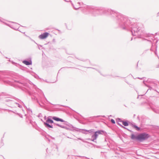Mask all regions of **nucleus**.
Returning <instances> with one entry per match:
<instances>
[{
    "label": "nucleus",
    "mask_w": 159,
    "mask_h": 159,
    "mask_svg": "<svg viewBox=\"0 0 159 159\" xmlns=\"http://www.w3.org/2000/svg\"><path fill=\"white\" fill-rule=\"evenodd\" d=\"M52 116H49L47 118V119L46 122H43V124L44 126L47 128H53V125H50L49 124H54L53 121L51 119Z\"/></svg>",
    "instance_id": "nucleus-4"
},
{
    "label": "nucleus",
    "mask_w": 159,
    "mask_h": 159,
    "mask_svg": "<svg viewBox=\"0 0 159 159\" xmlns=\"http://www.w3.org/2000/svg\"><path fill=\"white\" fill-rule=\"evenodd\" d=\"M131 125L134 128H135L136 130L139 131V130L140 129V128L139 127H138L137 125H134V123H132L131 124Z\"/></svg>",
    "instance_id": "nucleus-14"
},
{
    "label": "nucleus",
    "mask_w": 159,
    "mask_h": 159,
    "mask_svg": "<svg viewBox=\"0 0 159 159\" xmlns=\"http://www.w3.org/2000/svg\"><path fill=\"white\" fill-rule=\"evenodd\" d=\"M79 157H81L80 156H79Z\"/></svg>",
    "instance_id": "nucleus-50"
},
{
    "label": "nucleus",
    "mask_w": 159,
    "mask_h": 159,
    "mask_svg": "<svg viewBox=\"0 0 159 159\" xmlns=\"http://www.w3.org/2000/svg\"><path fill=\"white\" fill-rule=\"evenodd\" d=\"M38 48H39V49H40V48H39V47Z\"/></svg>",
    "instance_id": "nucleus-43"
},
{
    "label": "nucleus",
    "mask_w": 159,
    "mask_h": 159,
    "mask_svg": "<svg viewBox=\"0 0 159 159\" xmlns=\"http://www.w3.org/2000/svg\"><path fill=\"white\" fill-rule=\"evenodd\" d=\"M37 102L39 104V105L41 106V107H42V106L41 105V104H40V103H39V101H38V100H37Z\"/></svg>",
    "instance_id": "nucleus-25"
},
{
    "label": "nucleus",
    "mask_w": 159,
    "mask_h": 159,
    "mask_svg": "<svg viewBox=\"0 0 159 159\" xmlns=\"http://www.w3.org/2000/svg\"><path fill=\"white\" fill-rule=\"evenodd\" d=\"M46 116H45L44 117V119H46Z\"/></svg>",
    "instance_id": "nucleus-37"
},
{
    "label": "nucleus",
    "mask_w": 159,
    "mask_h": 159,
    "mask_svg": "<svg viewBox=\"0 0 159 159\" xmlns=\"http://www.w3.org/2000/svg\"><path fill=\"white\" fill-rule=\"evenodd\" d=\"M143 83H144V84H145L146 86H148V87H149V89H150V90H151V89H152V88L151 87H150V86H148L146 84H145V81H143Z\"/></svg>",
    "instance_id": "nucleus-22"
},
{
    "label": "nucleus",
    "mask_w": 159,
    "mask_h": 159,
    "mask_svg": "<svg viewBox=\"0 0 159 159\" xmlns=\"http://www.w3.org/2000/svg\"><path fill=\"white\" fill-rule=\"evenodd\" d=\"M11 28L15 29V30H16L17 29V28H16L15 27H14V26H9Z\"/></svg>",
    "instance_id": "nucleus-24"
},
{
    "label": "nucleus",
    "mask_w": 159,
    "mask_h": 159,
    "mask_svg": "<svg viewBox=\"0 0 159 159\" xmlns=\"http://www.w3.org/2000/svg\"><path fill=\"white\" fill-rule=\"evenodd\" d=\"M67 28L69 30H70L71 29V28L68 27L67 26H66Z\"/></svg>",
    "instance_id": "nucleus-28"
},
{
    "label": "nucleus",
    "mask_w": 159,
    "mask_h": 159,
    "mask_svg": "<svg viewBox=\"0 0 159 159\" xmlns=\"http://www.w3.org/2000/svg\"><path fill=\"white\" fill-rule=\"evenodd\" d=\"M23 63L27 65H30L32 64V61L31 60L29 61L25 60L23 61Z\"/></svg>",
    "instance_id": "nucleus-12"
},
{
    "label": "nucleus",
    "mask_w": 159,
    "mask_h": 159,
    "mask_svg": "<svg viewBox=\"0 0 159 159\" xmlns=\"http://www.w3.org/2000/svg\"><path fill=\"white\" fill-rule=\"evenodd\" d=\"M118 124L121 127L124 128L125 129H127L128 131H130V130L129 129H127L124 126H123L121 124H119V123H118Z\"/></svg>",
    "instance_id": "nucleus-17"
},
{
    "label": "nucleus",
    "mask_w": 159,
    "mask_h": 159,
    "mask_svg": "<svg viewBox=\"0 0 159 159\" xmlns=\"http://www.w3.org/2000/svg\"><path fill=\"white\" fill-rule=\"evenodd\" d=\"M12 23H15V24H16V25H17L18 26L19 25H18V24H16V23H14V22H12Z\"/></svg>",
    "instance_id": "nucleus-34"
},
{
    "label": "nucleus",
    "mask_w": 159,
    "mask_h": 159,
    "mask_svg": "<svg viewBox=\"0 0 159 159\" xmlns=\"http://www.w3.org/2000/svg\"><path fill=\"white\" fill-rule=\"evenodd\" d=\"M138 78L139 79H142V78Z\"/></svg>",
    "instance_id": "nucleus-41"
},
{
    "label": "nucleus",
    "mask_w": 159,
    "mask_h": 159,
    "mask_svg": "<svg viewBox=\"0 0 159 159\" xmlns=\"http://www.w3.org/2000/svg\"><path fill=\"white\" fill-rule=\"evenodd\" d=\"M111 121L113 124H115V121L113 119H111Z\"/></svg>",
    "instance_id": "nucleus-21"
},
{
    "label": "nucleus",
    "mask_w": 159,
    "mask_h": 159,
    "mask_svg": "<svg viewBox=\"0 0 159 159\" xmlns=\"http://www.w3.org/2000/svg\"><path fill=\"white\" fill-rule=\"evenodd\" d=\"M78 139L80 140H83V139H81V138H78Z\"/></svg>",
    "instance_id": "nucleus-33"
},
{
    "label": "nucleus",
    "mask_w": 159,
    "mask_h": 159,
    "mask_svg": "<svg viewBox=\"0 0 159 159\" xmlns=\"http://www.w3.org/2000/svg\"><path fill=\"white\" fill-rule=\"evenodd\" d=\"M11 111L12 112H13V113H15V112H14V111Z\"/></svg>",
    "instance_id": "nucleus-42"
},
{
    "label": "nucleus",
    "mask_w": 159,
    "mask_h": 159,
    "mask_svg": "<svg viewBox=\"0 0 159 159\" xmlns=\"http://www.w3.org/2000/svg\"><path fill=\"white\" fill-rule=\"evenodd\" d=\"M120 122H121L122 123V124L125 126H128L129 125L128 121L127 120L125 121H120Z\"/></svg>",
    "instance_id": "nucleus-13"
},
{
    "label": "nucleus",
    "mask_w": 159,
    "mask_h": 159,
    "mask_svg": "<svg viewBox=\"0 0 159 159\" xmlns=\"http://www.w3.org/2000/svg\"><path fill=\"white\" fill-rule=\"evenodd\" d=\"M53 124L54 125H57V126H59L61 128H65V127H63V125H60L59 124H56V123H54Z\"/></svg>",
    "instance_id": "nucleus-16"
},
{
    "label": "nucleus",
    "mask_w": 159,
    "mask_h": 159,
    "mask_svg": "<svg viewBox=\"0 0 159 159\" xmlns=\"http://www.w3.org/2000/svg\"><path fill=\"white\" fill-rule=\"evenodd\" d=\"M154 53L155 55H157V48H156V51Z\"/></svg>",
    "instance_id": "nucleus-30"
},
{
    "label": "nucleus",
    "mask_w": 159,
    "mask_h": 159,
    "mask_svg": "<svg viewBox=\"0 0 159 159\" xmlns=\"http://www.w3.org/2000/svg\"><path fill=\"white\" fill-rule=\"evenodd\" d=\"M69 123L67 122H66V123H65V124H66V125H69Z\"/></svg>",
    "instance_id": "nucleus-31"
},
{
    "label": "nucleus",
    "mask_w": 159,
    "mask_h": 159,
    "mask_svg": "<svg viewBox=\"0 0 159 159\" xmlns=\"http://www.w3.org/2000/svg\"><path fill=\"white\" fill-rule=\"evenodd\" d=\"M150 137V135L148 134L143 133L139 134L137 135L134 134H132L131 138L132 140H137L139 142H142L147 139Z\"/></svg>",
    "instance_id": "nucleus-3"
},
{
    "label": "nucleus",
    "mask_w": 159,
    "mask_h": 159,
    "mask_svg": "<svg viewBox=\"0 0 159 159\" xmlns=\"http://www.w3.org/2000/svg\"><path fill=\"white\" fill-rule=\"evenodd\" d=\"M93 15H109L113 20L117 26L125 30H130L132 35L139 38L142 37L143 33L141 27L138 24L135 23V19L129 18L127 16L110 9L100 7L96 9L91 10Z\"/></svg>",
    "instance_id": "nucleus-1"
},
{
    "label": "nucleus",
    "mask_w": 159,
    "mask_h": 159,
    "mask_svg": "<svg viewBox=\"0 0 159 159\" xmlns=\"http://www.w3.org/2000/svg\"><path fill=\"white\" fill-rule=\"evenodd\" d=\"M20 116L21 117H22V115H21V116L20 115Z\"/></svg>",
    "instance_id": "nucleus-40"
},
{
    "label": "nucleus",
    "mask_w": 159,
    "mask_h": 159,
    "mask_svg": "<svg viewBox=\"0 0 159 159\" xmlns=\"http://www.w3.org/2000/svg\"><path fill=\"white\" fill-rule=\"evenodd\" d=\"M154 111L157 113H159V110L158 109H153Z\"/></svg>",
    "instance_id": "nucleus-19"
},
{
    "label": "nucleus",
    "mask_w": 159,
    "mask_h": 159,
    "mask_svg": "<svg viewBox=\"0 0 159 159\" xmlns=\"http://www.w3.org/2000/svg\"><path fill=\"white\" fill-rule=\"evenodd\" d=\"M0 99L4 103L11 107H16L15 105V103H16L15 101L19 102H21L19 99L4 93H2L0 94Z\"/></svg>",
    "instance_id": "nucleus-2"
},
{
    "label": "nucleus",
    "mask_w": 159,
    "mask_h": 159,
    "mask_svg": "<svg viewBox=\"0 0 159 159\" xmlns=\"http://www.w3.org/2000/svg\"><path fill=\"white\" fill-rule=\"evenodd\" d=\"M68 126L69 127V128H68L66 126H65L63 125V127H65V128H64V129H66L68 130H69L71 131H78L75 130L74 129H78V128H76L73 126L72 125L69 124V125H68Z\"/></svg>",
    "instance_id": "nucleus-8"
},
{
    "label": "nucleus",
    "mask_w": 159,
    "mask_h": 159,
    "mask_svg": "<svg viewBox=\"0 0 159 159\" xmlns=\"http://www.w3.org/2000/svg\"><path fill=\"white\" fill-rule=\"evenodd\" d=\"M152 51H153L152 48H151L150 49Z\"/></svg>",
    "instance_id": "nucleus-38"
},
{
    "label": "nucleus",
    "mask_w": 159,
    "mask_h": 159,
    "mask_svg": "<svg viewBox=\"0 0 159 159\" xmlns=\"http://www.w3.org/2000/svg\"><path fill=\"white\" fill-rule=\"evenodd\" d=\"M157 57H158V58H159V57H158V56H157Z\"/></svg>",
    "instance_id": "nucleus-46"
},
{
    "label": "nucleus",
    "mask_w": 159,
    "mask_h": 159,
    "mask_svg": "<svg viewBox=\"0 0 159 159\" xmlns=\"http://www.w3.org/2000/svg\"><path fill=\"white\" fill-rule=\"evenodd\" d=\"M77 58V59H79V60H81V61H84V60H82L81 59H79V58Z\"/></svg>",
    "instance_id": "nucleus-35"
},
{
    "label": "nucleus",
    "mask_w": 159,
    "mask_h": 159,
    "mask_svg": "<svg viewBox=\"0 0 159 159\" xmlns=\"http://www.w3.org/2000/svg\"><path fill=\"white\" fill-rule=\"evenodd\" d=\"M157 57H158V58H159V57H158V56H157Z\"/></svg>",
    "instance_id": "nucleus-47"
},
{
    "label": "nucleus",
    "mask_w": 159,
    "mask_h": 159,
    "mask_svg": "<svg viewBox=\"0 0 159 159\" xmlns=\"http://www.w3.org/2000/svg\"><path fill=\"white\" fill-rule=\"evenodd\" d=\"M73 1H70L74 9L77 10L80 7V0H73Z\"/></svg>",
    "instance_id": "nucleus-5"
},
{
    "label": "nucleus",
    "mask_w": 159,
    "mask_h": 159,
    "mask_svg": "<svg viewBox=\"0 0 159 159\" xmlns=\"http://www.w3.org/2000/svg\"><path fill=\"white\" fill-rule=\"evenodd\" d=\"M2 72L0 71V80H3L4 79L3 77L2 76Z\"/></svg>",
    "instance_id": "nucleus-18"
},
{
    "label": "nucleus",
    "mask_w": 159,
    "mask_h": 159,
    "mask_svg": "<svg viewBox=\"0 0 159 159\" xmlns=\"http://www.w3.org/2000/svg\"><path fill=\"white\" fill-rule=\"evenodd\" d=\"M75 129L76 130L78 131V132H80L84 134H86L85 133V132H88L89 133H94V129H92L89 130H87L85 129Z\"/></svg>",
    "instance_id": "nucleus-6"
},
{
    "label": "nucleus",
    "mask_w": 159,
    "mask_h": 159,
    "mask_svg": "<svg viewBox=\"0 0 159 159\" xmlns=\"http://www.w3.org/2000/svg\"><path fill=\"white\" fill-rule=\"evenodd\" d=\"M92 68V69H94V68Z\"/></svg>",
    "instance_id": "nucleus-45"
},
{
    "label": "nucleus",
    "mask_w": 159,
    "mask_h": 159,
    "mask_svg": "<svg viewBox=\"0 0 159 159\" xmlns=\"http://www.w3.org/2000/svg\"><path fill=\"white\" fill-rule=\"evenodd\" d=\"M17 27H18V26H17V27H16V28H17V29H18V28H17Z\"/></svg>",
    "instance_id": "nucleus-44"
},
{
    "label": "nucleus",
    "mask_w": 159,
    "mask_h": 159,
    "mask_svg": "<svg viewBox=\"0 0 159 159\" xmlns=\"http://www.w3.org/2000/svg\"><path fill=\"white\" fill-rule=\"evenodd\" d=\"M96 132L98 134V135L99 134H102L103 133H104V131L102 130H99Z\"/></svg>",
    "instance_id": "nucleus-15"
},
{
    "label": "nucleus",
    "mask_w": 159,
    "mask_h": 159,
    "mask_svg": "<svg viewBox=\"0 0 159 159\" xmlns=\"http://www.w3.org/2000/svg\"><path fill=\"white\" fill-rule=\"evenodd\" d=\"M30 38V39L31 40V41H33V42H34L36 44L38 45H39V44H37V43L35 42V41L34 40H33L32 39H31ZM39 46H40V47H42V45H39Z\"/></svg>",
    "instance_id": "nucleus-23"
},
{
    "label": "nucleus",
    "mask_w": 159,
    "mask_h": 159,
    "mask_svg": "<svg viewBox=\"0 0 159 159\" xmlns=\"http://www.w3.org/2000/svg\"><path fill=\"white\" fill-rule=\"evenodd\" d=\"M145 37L146 38L145 39L148 41L152 42V41L154 40V36L152 34H145Z\"/></svg>",
    "instance_id": "nucleus-7"
},
{
    "label": "nucleus",
    "mask_w": 159,
    "mask_h": 159,
    "mask_svg": "<svg viewBox=\"0 0 159 159\" xmlns=\"http://www.w3.org/2000/svg\"><path fill=\"white\" fill-rule=\"evenodd\" d=\"M52 119L57 121H61V122H65V120H64L62 119L57 117L56 116H52Z\"/></svg>",
    "instance_id": "nucleus-10"
},
{
    "label": "nucleus",
    "mask_w": 159,
    "mask_h": 159,
    "mask_svg": "<svg viewBox=\"0 0 159 159\" xmlns=\"http://www.w3.org/2000/svg\"><path fill=\"white\" fill-rule=\"evenodd\" d=\"M28 111H31V112H32L31 109L30 108H29L28 109Z\"/></svg>",
    "instance_id": "nucleus-29"
},
{
    "label": "nucleus",
    "mask_w": 159,
    "mask_h": 159,
    "mask_svg": "<svg viewBox=\"0 0 159 159\" xmlns=\"http://www.w3.org/2000/svg\"><path fill=\"white\" fill-rule=\"evenodd\" d=\"M30 84H33L30 81V82H29Z\"/></svg>",
    "instance_id": "nucleus-36"
},
{
    "label": "nucleus",
    "mask_w": 159,
    "mask_h": 159,
    "mask_svg": "<svg viewBox=\"0 0 159 159\" xmlns=\"http://www.w3.org/2000/svg\"><path fill=\"white\" fill-rule=\"evenodd\" d=\"M49 33L45 32L39 35V37L41 39H44L46 38L48 35Z\"/></svg>",
    "instance_id": "nucleus-9"
},
{
    "label": "nucleus",
    "mask_w": 159,
    "mask_h": 159,
    "mask_svg": "<svg viewBox=\"0 0 159 159\" xmlns=\"http://www.w3.org/2000/svg\"><path fill=\"white\" fill-rule=\"evenodd\" d=\"M157 57H158V58H159V57H158V56H157Z\"/></svg>",
    "instance_id": "nucleus-48"
},
{
    "label": "nucleus",
    "mask_w": 159,
    "mask_h": 159,
    "mask_svg": "<svg viewBox=\"0 0 159 159\" xmlns=\"http://www.w3.org/2000/svg\"><path fill=\"white\" fill-rule=\"evenodd\" d=\"M117 120H118V121H119L120 122V121H123L120 118H118L117 119Z\"/></svg>",
    "instance_id": "nucleus-27"
},
{
    "label": "nucleus",
    "mask_w": 159,
    "mask_h": 159,
    "mask_svg": "<svg viewBox=\"0 0 159 159\" xmlns=\"http://www.w3.org/2000/svg\"><path fill=\"white\" fill-rule=\"evenodd\" d=\"M97 70V71H98V72H99L100 74H101V75H103V76H106V75H103L102 74L100 73V72L99 70Z\"/></svg>",
    "instance_id": "nucleus-26"
},
{
    "label": "nucleus",
    "mask_w": 159,
    "mask_h": 159,
    "mask_svg": "<svg viewBox=\"0 0 159 159\" xmlns=\"http://www.w3.org/2000/svg\"><path fill=\"white\" fill-rule=\"evenodd\" d=\"M94 134L92 136V139H91V140L95 142V140L96 139L98 136V134L96 132H94Z\"/></svg>",
    "instance_id": "nucleus-11"
},
{
    "label": "nucleus",
    "mask_w": 159,
    "mask_h": 159,
    "mask_svg": "<svg viewBox=\"0 0 159 159\" xmlns=\"http://www.w3.org/2000/svg\"><path fill=\"white\" fill-rule=\"evenodd\" d=\"M132 40V38H131V40Z\"/></svg>",
    "instance_id": "nucleus-49"
},
{
    "label": "nucleus",
    "mask_w": 159,
    "mask_h": 159,
    "mask_svg": "<svg viewBox=\"0 0 159 159\" xmlns=\"http://www.w3.org/2000/svg\"><path fill=\"white\" fill-rule=\"evenodd\" d=\"M66 2H70L71 1H70V0H64Z\"/></svg>",
    "instance_id": "nucleus-32"
},
{
    "label": "nucleus",
    "mask_w": 159,
    "mask_h": 159,
    "mask_svg": "<svg viewBox=\"0 0 159 159\" xmlns=\"http://www.w3.org/2000/svg\"><path fill=\"white\" fill-rule=\"evenodd\" d=\"M16 105H17L18 107L20 108L22 107L21 106L19 103H17L16 102V103H15V106Z\"/></svg>",
    "instance_id": "nucleus-20"
},
{
    "label": "nucleus",
    "mask_w": 159,
    "mask_h": 159,
    "mask_svg": "<svg viewBox=\"0 0 159 159\" xmlns=\"http://www.w3.org/2000/svg\"><path fill=\"white\" fill-rule=\"evenodd\" d=\"M157 15L159 16V12H158L157 13Z\"/></svg>",
    "instance_id": "nucleus-39"
}]
</instances>
